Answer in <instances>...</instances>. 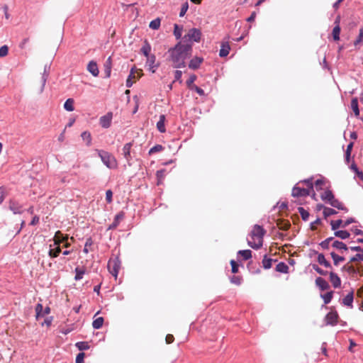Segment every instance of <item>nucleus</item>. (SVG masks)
<instances>
[{
    "mask_svg": "<svg viewBox=\"0 0 363 363\" xmlns=\"http://www.w3.org/2000/svg\"><path fill=\"white\" fill-rule=\"evenodd\" d=\"M190 45H183L179 42L173 48L169 50L173 67L181 68L185 67V60L191 53Z\"/></svg>",
    "mask_w": 363,
    "mask_h": 363,
    "instance_id": "obj_1",
    "label": "nucleus"
},
{
    "mask_svg": "<svg viewBox=\"0 0 363 363\" xmlns=\"http://www.w3.org/2000/svg\"><path fill=\"white\" fill-rule=\"evenodd\" d=\"M264 233L265 230L262 226L255 225L250 234V238L247 240L248 245L253 249H259L262 246Z\"/></svg>",
    "mask_w": 363,
    "mask_h": 363,
    "instance_id": "obj_2",
    "label": "nucleus"
},
{
    "mask_svg": "<svg viewBox=\"0 0 363 363\" xmlns=\"http://www.w3.org/2000/svg\"><path fill=\"white\" fill-rule=\"evenodd\" d=\"M201 32L198 28H191L186 34L184 35L180 42L183 45H190L191 50H192V45L194 42L199 43L201 40Z\"/></svg>",
    "mask_w": 363,
    "mask_h": 363,
    "instance_id": "obj_3",
    "label": "nucleus"
},
{
    "mask_svg": "<svg viewBox=\"0 0 363 363\" xmlns=\"http://www.w3.org/2000/svg\"><path fill=\"white\" fill-rule=\"evenodd\" d=\"M98 155L100 157L102 162L109 169L117 167V161L116 158L109 152L104 150H97Z\"/></svg>",
    "mask_w": 363,
    "mask_h": 363,
    "instance_id": "obj_4",
    "label": "nucleus"
},
{
    "mask_svg": "<svg viewBox=\"0 0 363 363\" xmlns=\"http://www.w3.org/2000/svg\"><path fill=\"white\" fill-rule=\"evenodd\" d=\"M121 261L118 257H115L113 259H111L108 263V269L109 272L115 277H117L119 269L121 268Z\"/></svg>",
    "mask_w": 363,
    "mask_h": 363,
    "instance_id": "obj_5",
    "label": "nucleus"
},
{
    "mask_svg": "<svg viewBox=\"0 0 363 363\" xmlns=\"http://www.w3.org/2000/svg\"><path fill=\"white\" fill-rule=\"evenodd\" d=\"M299 184H296L292 189L291 195L294 197H304L308 196L311 192L310 190L306 188L298 186Z\"/></svg>",
    "mask_w": 363,
    "mask_h": 363,
    "instance_id": "obj_6",
    "label": "nucleus"
},
{
    "mask_svg": "<svg viewBox=\"0 0 363 363\" xmlns=\"http://www.w3.org/2000/svg\"><path fill=\"white\" fill-rule=\"evenodd\" d=\"M113 118L112 112H108L106 115L101 116L99 119V124L104 128H108L111 126Z\"/></svg>",
    "mask_w": 363,
    "mask_h": 363,
    "instance_id": "obj_7",
    "label": "nucleus"
},
{
    "mask_svg": "<svg viewBox=\"0 0 363 363\" xmlns=\"http://www.w3.org/2000/svg\"><path fill=\"white\" fill-rule=\"evenodd\" d=\"M9 209L14 214H21L23 213V205L18 203L17 201L11 199L9 201Z\"/></svg>",
    "mask_w": 363,
    "mask_h": 363,
    "instance_id": "obj_8",
    "label": "nucleus"
},
{
    "mask_svg": "<svg viewBox=\"0 0 363 363\" xmlns=\"http://www.w3.org/2000/svg\"><path fill=\"white\" fill-rule=\"evenodd\" d=\"M132 146V143H128L125 144V145L123 147V155L129 165H130V160L132 159V157L130 155V149Z\"/></svg>",
    "mask_w": 363,
    "mask_h": 363,
    "instance_id": "obj_9",
    "label": "nucleus"
},
{
    "mask_svg": "<svg viewBox=\"0 0 363 363\" xmlns=\"http://www.w3.org/2000/svg\"><path fill=\"white\" fill-rule=\"evenodd\" d=\"M338 315L336 312H329L325 316L327 325H335L337 323Z\"/></svg>",
    "mask_w": 363,
    "mask_h": 363,
    "instance_id": "obj_10",
    "label": "nucleus"
},
{
    "mask_svg": "<svg viewBox=\"0 0 363 363\" xmlns=\"http://www.w3.org/2000/svg\"><path fill=\"white\" fill-rule=\"evenodd\" d=\"M35 312H36V318H38L40 317H43L45 315L50 313V309L49 307H46L43 310V305L40 303H38L35 306Z\"/></svg>",
    "mask_w": 363,
    "mask_h": 363,
    "instance_id": "obj_11",
    "label": "nucleus"
},
{
    "mask_svg": "<svg viewBox=\"0 0 363 363\" xmlns=\"http://www.w3.org/2000/svg\"><path fill=\"white\" fill-rule=\"evenodd\" d=\"M68 240L67 235H64L60 231H57L54 236V245H60Z\"/></svg>",
    "mask_w": 363,
    "mask_h": 363,
    "instance_id": "obj_12",
    "label": "nucleus"
},
{
    "mask_svg": "<svg viewBox=\"0 0 363 363\" xmlns=\"http://www.w3.org/2000/svg\"><path fill=\"white\" fill-rule=\"evenodd\" d=\"M330 281L334 288L337 289L341 286V279L338 275L333 272H330Z\"/></svg>",
    "mask_w": 363,
    "mask_h": 363,
    "instance_id": "obj_13",
    "label": "nucleus"
},
{
    "mask_svg": "<svg viewBox=\"0 0 363 363\" xmlns=\"http://www.w3.org/2000/svg\"><path fill=\"white\" fill-rule=\"evenodd\" d=\"M203 61V59L202 57H195L190 60L189 67L191 69H196L200 67Z\"/></svg>",
    "mask_w": 363,
    "mask_h": 363,
    "instance_id": "obj_14",
    "label": "nucleus"
},
{
    "mask_svg": "<svg viewBox=\"0 0 363 363\" xmlns=\"http://www.w3.org/2000/svg\"><path fill=\"white\" fill-rule=\"evenodd\" d=\"M147 62L146 64L149 66V69L152 72H155V68L157 67V65L155 64L156 57L154 55H151L150 56L146 57Z\"/></svg>",
    "mask_w": 363,
    "mask_h": 363,
    "instance_id": "obj_15",
    "label": "nucleus"
},
{
    "mask_svg": "<svg viewBox=\"0 0 363 363\" xmlns=\"http://www.w3.org/2000/svg\"><path fill=\"white\" fill-rule=\"evenodd\" d=\"M315 284L321 291L328 290L330 288L329 284L322 277L316 278Z\"/></svg>",
    "mask_w": 363,
    "mask_h": 363,
    "instance_id": "obj_16",
    "label": "nucleus"
},
{
    "mask_svg": "<svg viewBox=\"0 0 363 363\" xmlns=\"http://www.w3.org/2000/svg\"><path fill=\"white\" fill-rule=\"evenodd\" d=\"M230 50V47L228 42H223L221 44V48L219 51V55L221 57H226L229 54V51Z\"/></svg>",
    "mask_w": 363,
    "mask_h": 363,
    "instance_id": "obj_17",
    "label": "nucleus"
},
{
    "mask_svg": "<svg viewBox=\"0 0 363 363\" xmlns=\"http://www.w3.org/2000/svg\"><path fill=\"white\" fill-rule=\"evenodd\" d=\"M88 71L94 77L99 75V69L96 63L94 61H91L87 66Z\"/></svg>",
    "mask_w": 363,
    "mask_h": 363,
    "instance_id": "obj_18",
    "label": "nucleus"
},
{
    "mask_svg": "<svg viewBox=\"0 0 363 363\" xmlns=\"http://www.w3.org/2000/svg\"><path fill=\"white\" fill-rule=\"evenodd\" d=\"M354 299V292L352 291L350 292L343 299H342V303L345 306H347L348 307L352 308V303Z\"/></svg>",
    "mask_w": 363,
    "mask_h": 363,
    "instance_id": "obj_19",
    "label": "nucleus"
},
{
    "mask_svg": "<svg viewBox=\"0 0 363 363\" xmlns=\"http://www.w3.org/2000/svg\"><path fill=\"white\" fill-rule=\"evenodd\" d=\"M123 218H124V213L123 212H120L118 214H116L115 218H114L113 222L112 223L111 225H110L108 229H114V228H116L118 225L120 221L123 219Z\"/></svg>",
    "mask_w": 363,
    "mask_h": 363,
    "instance_id": "obj_20",
    "label": "nucleus"
},
{
    "mask_svg": "<svg viewBox=\"0 0 363 363\" xmlns=\"http://www.w3.org/2000/svg\"><path fill=\"white\" fill-rule=\"evenodd\" d=\"M277 225L280 230H287L289 228L291 224L288 220L278 219L277 220Z\"/></svg>",
    "mask_w": 363,
    "mask_h": 363,
    "instance_id": "obj_21",
    "label": "nucleus"
},
{
    "mask_svg": "<svg viewBox=\"0 0 363 363\" xmlns=\"http://www.w3.org/2000/svg\"><path fill=\"white\" fill-rule=\"evenodd\" d=\"M140 52L145 56V57H147V56H150L151 55H150V52H151V45H150V43H148L147 40H145L144 41V44L143 45V47L141 48L140 49Z\"/></svg>",
    "mask_w": 363,
    "mask_h": 363,
    "instance_id": "obj_22",
    "label": "nucleus"
},
{
    "mask_svg": "<svg viewBox=\"0 0 363 363\" xmlns=\"http://www.w3.org/2000/svg\"><path fill=\"white\" fill-rule=\"evenodd\" d=\"M165 116L164 115H160V119L157 123V128L160 133H164L166 131L164 126Z\"/></svg>",
    "mask_w": 363,
    "mask_h": 363,
    "instance_id": "obj_23",
    "label": "nucleus"
},
{
    "mask_svg": "<svg viewBox=\"0 0 363 363\" xmlns=\"http://www.w3.org/2000/svg\"><path fill=\"white\" fill-rule=\"evenodd\" d=\"M351 108L352 109L356 117L359 116V109L358 106V99L357 98H353L351 101Z\"/></svg>",
    "mask_w": 363,
    "mask_h": 363,
    "instance_id": "obj_24",
    "label": "nucleus"
},
{
    "mask_svg": "<svg viewBox=\"0 0 363 363\" xmlns=\"http://www.w3.org/2000/svg\"><path fill=\"white\" fill-rule=\"evenodd\" d=\"M317 259H318V263L321 265H323L325 267H326V268L332 267L330 263L326 260L323 254H321V253L318 254Z\"/></svg>",
    "mask_w": 363,
    "mask_h": 363,
    "instance_id": "obj_25",
    "label": "nucleus"
},
{
    "mask_svg": "<svg viewBox=\"0 0 363 363\" xmlns=\"http://www.w3.org/2000/svg\"><path fill=\"white\" fill-rule=\"evenodd\" d=\"M55 248H50L48 252V255L51 258H55L59 256L61 252V248L60 245H55Z\"/></svg>",
    "mask_w": 363,
    "mask_h": 363,
    "instance_id": "obj_26",
    "label": "nucleus"
},
{
    "mask_svg": "<svg viewBox=\"0 0 363 363\" xmlns=\"http://www.w3.org/2000/svg\"><path fill=\"white\" fill-rule=\"evenodd\" d=\"M321 199L323 201L330 203L335 199V197L333 192L330 190H327L321 195Z\"/></svg>",
    "mask_w": 363,
    "mask_h": 363,
    "instance_id": "obj_27",
    "label": "nucleus"
},
{
    "mask_svg": "<svg viewBox=\"0 0 363 363\" xmlns=\"http://www.w3.org/2000/svg\"><path fill=\"white\" fill-rule=\"evenodd\" d=\"M81 137L84 141L86 142V145L87 146H91V135L89 131H84L81 134Z\"/></svg>",
    "mask_w": 363,
    "mask_h": 363,
    "instance_id": "obj_28",
    "label": "nucleus"
},
{
    "mask_svg": "<svg viewBox=\"0 0 363 363\" xmlns=\"http://www.w3.org/2000/svg\"><path fill=\"white\" fill-rule=\"evenodd\" d=\"M74 101L73 99H67L64 104V108L67 111H73L74 109Z\"/></svg>",
    "mask_w": 363,
    "mask_h": 363,
    "instance_id": "obj_29",
    "label": "nucleus"
},
{
    "mask_svg": "<svg viewBox=\"0 0 363 363\" xmlns=\"http://www.w3.org/2000/svg\"><path fill=\"white\" fill-rule=\"evenodd\" d=\"M332 206H333L334 208H337L340 210H342V211H347V209L344 206V205L342 204V202H340L339 200L336 199H334L333 201H331L330 203H329Z\"/></svg>",
    "mask_w": 363,
    "mask_h": 363,
    "instance_id": "obj_30",
    "label": "nucleus"
},
{
    "mask_svg": "<svg viewBox=\"0 0 363 363\" xmlns=\"http://www.w3.org/2000/svg\"><path fill=\"white\" fill-rule=\"evenodd\" d=\"M276 270L281 273H288L289 272V267L284 262H279L277 264L276 267Z\"/></svg>",
    "mask_w": 363,
    "mask_h": 363,
    "instance_id": "obj_31",
    "label": "nucleus"
},
{
    "mask_svg": "<svg viewBox=\"0 0 363 363\" xmlns=\"http://www.w3.org/2000/svg\"><path fill=\"white\" fill-rule=\"evenodd\" d=\"M182 30H183V27L182 26H179L177 24H174V35L176 39L179 40V39L182 38Z\"/></svg>",
    "mask_w": 363,
    "mask_h": 363,
    "instance_id": "obj_32",
    "label": "nucleus"
},
{
    "mask_svg": "<svg viewBox=\"0 0 363 363\" xmlns=\"http://www.w3.org/2000/svg\"><path fill=\"white\" fill-rule=\"evenodd\" d=\"M332 246L340 250H347L348 249L347 245L344 242L338 240L333 241V242L332 243Z\"/></svg>",
    "mask_w": 363,
    "mask_h": 363,
    "instance_id": "obj_33",
    "label": "nucleus"
},
{
    "mask_svg": "<svg viewBox=\"0 0 363 363\" xmlns=\"http://www.w3.org/2000/svg\"><path fill=\"white\" fill-rule=\"evenodd\" d=\"M335 235L342 240L348 238L350 235V233L347 230H336L335 231Z\"/></svg>",
    "mask_w": 363,
    "mask_h": 363,
    "instance_id": "obj_34",
    "label": "nucleus"
},
{
    "mask_svg": "<svg viewBox=\"0 0 363 363\" xmlns=\"http://www.w3.org/2000/svg\"><path fill=\"white\" fill-rule=\"evenodd\" d=\"M330 255L333 259V262H334V264L337 266L340 262H343L345 260V257H342V256H339L338 255H337L336 253H335L334 252H332L330 253Z\"/></svg>",
    "mask_w": 363,
    "mask_h": 363,
    "instance_id": "obj_35",
    "label": "nucleus"
},
{
    "mask_svg": "<svg viewBox=\"0 0 363 363\" xmlns=\"http://www.w3.org/2000/svg\"><path fill=\"white\" fill-rule=\"evenodd\" d=\"M75 277L76 281L80 280L83 278V275L85 274V269L84 268L76 267L75 268Z\"/></svg>",
    "mask_w": 363,
    "mask_h": 363,
    "instance_id": "obj_36",
    "label": "nucleus"
},
{
    "mask_svg": "<svg viewBox=\"0 0 363 363\" xmlns=\"http://www.w3.org/2000/svg\"><path fill=\"white\" fill-rule=\"evenodd\" d=\"M238 254L241 255L245 260H247L252 257V251L250 250H239Z\"/></svg>",
    "mask_w": 363,
    "mask_h": 363,
    "instance_id": "obj_37",
    "label": "nucleus"
},
{
    "mask_svg": "<svg viewBox=\"0 0 363 363\" xmlns=\"http://www.w3.org/2000/svg\"><path fill=\"white\" fill-rule=\"evenodd\" d=\"M333 296V291H329L324 294H321V298L323 299L325 304H328L331 301Z\"/></svg>",
    "mask_w": 363,
    "mask_h": 363,
    "instance_id": "obj_38",
    "label": "nucleus"
},
{
    "mask_svg": "<svg viewBox=\"0 0 363 363\" xmlns=\"http://www.w3.org/2000/svg\"><path fill=\"white\" fill-rule=\"evenodd\" d=\"M103 323H104V318L99 317L93 321L92 326L94 329H99L102 327Z\"/></svg>",
    "mask_w": 363,
    "mask_h": 363,
    "instance_id": "obj_39",
    "label": "nucleus"
},
{
    "mask_svg": "<svg viewBox=\"0 0 363 363\" xmlns=\"http://www.w3.org/2000/svg\"><path fill=\"white\" fill-rule=\"evenodd\" d=\"M305 184L307 186L306 189L310 190V192L313 191V178H309L307 179H305L303 181H301L298 183V184Z\"/></svg>",
    "mask_w": 363,
    "mask_h": 363,
    "instance_id": "obj_40",
    "label": "nucleus"
},
{
    "mask_svg": "<svg viewBox=\"0 0 363 363\" xmlns=\"http://www.w3.org/2000/svg\"><path fill=\"white\" fill-rule=\"evenodd\" d=\"M161 20L160 18H157L152 21H150L149 24V27L153 30H157L160 26Z\"/></svg>",
    "mask_w": 363,
    "mask_h": 363,
    "instance_id": "obj_41",
    "label": "nucleus"
},
{
    "mask_svg": "<svg viewBox=\"0 0 363 363\" xmlns=\"http://www.w3.org/2000/svg\"><path fill=\"white\" fill-rule=\"evenodd\" d=\"M298 213H300L301 218L303 220H307L309 218V213L308 211L304 209L303 207L298 208Z\"/></svg>",
    "mask_w": 363,
    "mask_h": 363,
    "instance_id": "obj_42",
    "label": "nucleus"
},
{
    "mask_svg": "<svg viewBox=\"0 0 363 363\" xmlns=\"http://www.w3.org/2000/svg\"><path fill=\"white\" fill-rule=\"evenodd\" d=\"M273 259L271 258H267L265 255L264 259H262V266L264 269H269L272 267Z\"/></svg>",
    "mask_w": 363,
    "mask_h": 363,
    "instance_id": "obj_43",
    "label": "nucleus"
},
{
    "mask_svg": "<svg viewBox=\"0 0 363 363\" xmlns=\"http://www.w3.org/2000/svg\"><path fill=\"white\" fill-rule=\"evenodd\" d=\"M340 33V27L338 25L335 26L333 30V37L334 40H339Z\"/></svg>",
    "mask_w": 363,
    "mask_h": 363,
    "instance_id": "obj_44",
    "label": "nucleus"
},
{
    "mask_svg": "<svg viewBox=\"0 0 363 363\" xmlns=\"http://www.w3.org/2000/svg\"><path fill=\"white\" fill-rule=\"evenodd\" d=\"M337 211L334 210L333 208H328V207H324L323 209V215L325 218L329 217L332 215L336 214Z\"/></svg>",
    "mask_w": 363,
    "mask_h": 363,
    "instance_id": "obj_45",
    "label": "nucleus"
},
{
    "mask_svg": "<svg viewBox=\"0 0 363 363\" xmlns=\"http://www.w3.org/2000/svg\"><path fill=\"white\" fill-rule=\"evenodd\" d=\"M342 220L339 219L337 220H331L330 225L333 230H336L340 227H342Z\"/></svg>",
    "mask_w": 363,
    "mask_h": 363,
    "instance_id": "obj_46",
    "label": "nucleus"
},
{
    "mask_svg": "<svg viewBox=\"0 0 363 363\" xmlns=\"http://www.w3.org/2000/svg\"><path fill=\"white\" fill-rule=\"evenodd\" d=\"M76 346L81 351L86 350L89 348V345L87 342H78L76 343Z\"/></svg>",
    "mask_w": 363,
    "mask_h": 363,
    "instance_id": "obj_47",
    "label": "nucleus"
},
{
    "mask_svg": "<svg viewBox=\"0 0 363 363\" xmlns=\"http://www.w3.org/2000/svg\"><path fill=\"white\" fill-rule=\"evenodd\" d=\"M164 150V147L161 145H156L149 150V155H152L156 152H161Z\"/></svg>",
    "mask_w": 363,
    "mask_h": 363,
    "instance_id": "obj_48",
    "label": "nucleus"
},
{
    "mask_svg": "<svg viewBox=\"0 0 363 363\" xmlns=\"http://www.w3.org/2000/svg\"><path fill=\"white\" fill-rule=\"evenodd\" d=\"M333 240V237H330V238H328L327 239H325V240L322 241L320 243V247L324 249V250H327L328 249L329 247V244L331 241Z\"/></svg>",
    "mask_w": 363,
    "mask_h": 363,
    "instance_id": "obj_49",
    "label": "nucleus"
},
{
    "mask_svg": "<svg viewBox=\"0 0 363 363\" xmlns=\"http://www.w3.org/2000/svg\"><path fill=\"white\" fill-rule=\"evenodd\" d=\"M363 43V27L359 29V33L357 40L354 42L355 46L359 45Z\"/></svg>",
    "mask_w": 363,
    "mask_h": 363,
    "instance_id": "obj_50",
    "label": "nucleus"
},
{
    "mask_svg": "<svg viewBox=\"0 0 363 363\" xmlns=\"http://www.w3.org/2000/svg\"><path fill=\"white\" fill-rule=\"evenodd\" d=\"M93 244V241L91 240V238H87L86 242H85V245H84V250H83V252L86 254H87L89 252V250H88V247H91Z\"/></svg>",
    "mask_w": 363,
    "mask_h": 363,
    "instance_id": "obj_51",
    "label": "nucleus"
},
{
    "mask_svg": "<svg viewBox=\"0 0 363 363\" xmlns=\"http://www.w3.org/2000/svg\"><path fill=\"white\" fill-rule=\"evenodd\" d=\"M9 48L7 45H3L0 48V57H5L8 55Z\"/></svg>",
    "mask_w": 363,
    "mask_h": 363,
    "instance_id": "obj_52",
    "label": "nucleus"
},
{
    "mask_svg": "<svg viewBox=\"0 0 363 363\" xmlns=\"http://www.w3.org/2000/svg\"><path fill=\"white\" fill-rule=\"evenodd\" d=\"M313 269L317 272L320 275H323V276H325L328 274V272L327 271H324L321 268H320L318 266L315 265V264H313Z\"/></svg>",
    "mask_w": 363,
    "mask_h": 363,
    "instance_id": "obj_53",
    "label": "nucleus"
},
{
    "mask_svg": "<svg viewBox=\"0 0 363 363\" xmlns=\"http://www.w3.org/2000/svg\"><path fill=\"white\" fill-rule=\"evenodd\" d=\"M359 260L363 261V252L362 254L358 253V254L355 255L354 257H351L350 262H357Z\"/></svg>",
    "mask_w": 363,
    "mask_h": 363,
    "instance_id": "obj_54",
    "label": "nucleus"
},
{
    "mask_svg": "<svg viewBox=\"0 0 363 363\" xmlns=\"http://www.w3.org/2000/svg\"><path fill=\"white\" fill-rule=\"evenodd\" d=\"M230 264H231V271L234 274H236L238 272V263L235 261V260H231L230 261Z\"/></svg>",
    "mask_w": 363,
    "mask_h": 363,
    "instance_id": "obj_55",
    "label": "nucleus"
},
{
    "mask_svg": "<svg viewBox=\"0 0 363 363\" xmlns=\"http://www.w3.org/2000/svg\"><path fill=\"white\" fill-rule=\"evenodd\" d=\"M164 169H161V170H158L156 173V176H157V178L158 179V184H160V181L162 179H164Z\"/></svg>",
    "mask_w": 363,
    "mask_h": 363,
    "instance_id": "obj_56",
    "label": "nucleus"
},
{
    "mask_svg": "<svg viewBox=\"0 0 363 363\" xmlns=\"http://www.w3.org/2000/svg\"><path fill=\"white\" fill-rule=\"evenodd\" d=\"M111 57H109L106 63H105V67L107 69V77H109L110 76V73H111Z\"/></svg>",
    "mask_w": 363,
    "mask_h": 363,
    "instance_id": "obj_57",
    "label": "nucleus"
},
{
    "mask_svg": "<svg viewBox=\"0 0 363 363\" xmlns=\"http://www.w3.org/2000/svg\"><path fill=\"white\" fill-rule=\"evenodd\" d=\"M188 9H189L188 4L187 3L184 4L182 6V9H181V11L179 13V16L180 17L184 16L185 15V13H186Z\"/></svg>",
    "mask_w": 363,
    "mask_h": 363,
    "instance_id": "obj_58",
    "label": "nucleus"
},
{
    "mask_svg": "<svg viewBox=\"0 0 363 363\" xmlns=\"http://www.w3.org/2000/svg\"><path fill=\"white\" fill-rule=\"evenodd\" d=\"M182 72L180 71V70H177L175 72H174V82L176 81H179V83H182Z\"/></svg>",
    "mask_w": 363,
    "mask_h": 363,
    "instance_id": "obj_59",
    "label": "nucleus"
},
{
    "mask_svg": "<svg viewBox=\"0 0 363 363\" xmlns=\"http://www.w3.org/2000/svg\"><path fill=\"white\" fill-rule=\"evenodd\" d=\"M84 353L80 352L77 355L75 362L76 363H83L84 362Z\"/></svg>",
    "mask_w": 363,
    "mask_h": 363,
    "instance_id": "obj_60",
    "label": "nucleus"
},
{
    "mask_svg": "<svg viewBox=\"0 0 363 363\" xmlns=\"http://www.w3.org/2000/svg\"><path fill=\"white\" fill-rule=\"evenodd\" d=\"M113 192L111 190H107L106 192V200L107 203H110L112 201Z\"/></svg>",
    "mask_w": 363,
    "mask_h": 363,
    "instance_id": "obj_61",
    "label": "nucleus"
},
{
    "mask_svg": "<svg viewBox=\"0 0 363 363\" xmlns=\"http://www.w3.org/2000/svg\"><path fill=\"white\" fill-rule=\"evenodd\" d=\"M351 169L354 170L358 175L359 177L361 179H363V173L362 172H359L357 165L355 164H352L351 165Z\"/></svg>",
    "mask_w": 363,
    "mask_h": 363,
    "instance_id": "obj_62",
    "label": "nucleus"
},
{
    "mask_svg": "<svg viewBox=\"0 0 363 363\" xmlns=\"http://www.w3.org/2000/svg\"><path fill=\"white\" fill-rule=\"evenodd\" d=\"M230 281L232 283L237 284V285H240L241 284V278L240 277L233 276L230 279Z\"/></svg>",
    "mask_w": 363,
    "mask_h": 363,
    "instance_id": "obj_63",
    "label": "nucleus"
},
{
    "mask_svg": "<svg viewBox=\"0 0 363 363\" xmlns=\"http://www.w3.org/2000/svg\"><path fill=\"white\" fill-rule=\"evenodd\" d=\"M191 89H194L196 91V93H198L200 96H203L205 94L204 91L201 88H200L196 85H194L191 87Z\"/></svg>",
    "mask_w": 363,
    "mask_h": 363,
    "instance_id": "obj_64",
    "label": "nucleus"
}]
</instances>
